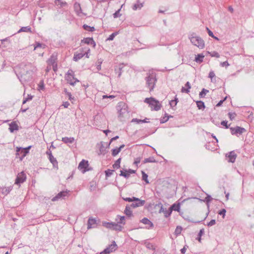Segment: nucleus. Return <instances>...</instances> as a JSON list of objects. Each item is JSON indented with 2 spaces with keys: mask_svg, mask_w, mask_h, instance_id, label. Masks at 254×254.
<instances>
[{
  "mask_svg": "<svg viewBox=\"0 0 254 254\" xmlns=\"http://www.w3.org/2000/svg\"><path fill=\"white\" fill-rule=\"evenodd\" d=\"M123 68V66L122 64L121 65V67H119V72H118V77H120L122 74V69Z\"/></svg>",
  "mask_w": 254,
  "mask_h": 254,
  "instance_id": "nucleus-62",
  "label": "nucleus"
},
{
  "mask_svg": "<svg viewBox=\"0 0 254 254\" xmlns=\"http://www.w3.org/2000/svg\"><path fill=\"white\" fill-rule=\"evenodd\" d=\"M96 224V220L92 218H89L87 223V229H89L92 227V225Z\"/></svg>",
  "mask_w": 254,
  "mask_h": 254,
  "instance_id": "nucleus-17",
  "label": "nucleus"
},
{
  "mask_svg": "<svg viewBox=\"0 0 254 254\" xmlns=\"http://www.w3.org/2000/svg\"><path fill=\"white\" fill-rule=\"evenodd\" d=\"M120 152V148H116L113 149L112 150V155L113 156H115L117 154H118Z\"/></svg>",
  "mask_w": 254,
  "mask_h": 254,
  "instance_id": "nucleus-44",
  "label": "nucleus"
},
{
  "mask_svg": "<svg viewBox=\"0 0 254 254\" xmlns=\"http://www.w3.org/2000/svg\"><path fill=\"white\" fill-rule=\"evenodd\" d=\"M120 9H119V10H118L117 11H116L114 14H113V16H114V18H118L120 16L121 14H120Z\"/></svg>",
  "mask_w": 254,
  "mask_h": 254,
  "instance_id": "nucleus-55",
  "label": "nucleus"
},
{
  "mask_svg": "<svg viewBox=\"0 0 254 254\" xmlns=\"http://www.w3.org/2000/svg\"><path fill=\"white\" fill-rule=\"evenodd\" d=\"M173 117L172 116H169L167 113L165 114V116L163 117L161 120L160 123H166L168 121L170 118Z\"/></svg>",
  "mask_w": 254,
  "mask_h": 254,
  "instance_id": "nucleus-36",
  "label": "nucleus"
},
{
  "mask_svg": "<svg viewBox=\"0 0 254 254\" xmlns=\"http://www.w3.org/2000/svg\"><path fill=\"white\" fill-rule=\"evenodd\" d=\"M74 9L77 15L79 16L80 14L85 15V14L82 13V9L80 6V4L78 2H75L73 5Z\"/></svg>",
  "mask_w": 254,
  "mask_h": 254,
  "instance_id": "nucleus-13",
  "label": "nucleus"
},
{
  "mask_svg": "<svg viewBox=\"0 0 254 254\" xmlns=\"http://www.w3.org/2000/svg\"><path fill=\"white\" fill-rule=\"evenodd\" d=\"M49 61L52 65H54L55 64H56V58L54 55H52L51 56Z\"/></svg>",
  "mask_w": 254,
  "mask_h": 254,
  "instance_id": "nucleus-45",
  "label": "nucleus"
},
{
  "mask_svg": "<svg viewBox=\"0 0 254 254\" xmlns=\"http://www.w3.org/2000/svg\"><path fill=\"white\" fill-rule=\"evenodd\" d=\"M33 98V96L31 95H28V96L27 98H25L22 102V104H25L27 101L31 100Z\"/></svg>",
  "mask_w": 254,
  "mask_h": 254,
  "instance_id": "nucleus-47",
  "label": "nucleus"
},
{
  "mask_svg": "<svg viewBox=\"0 0 254 254\" xmlns=\"http://www.w3.org/2000/svg\"><path fill=\"white\" fill-rule=\"evenodd\" d=\"M49 159L50 162L53 164L54 167L58 168V161L53 155L50 154V156L49 157Z\"/></svg>",
  "mask_w": 254,
  "mask_h": 254,
  "instance_id": "nucleus-18",
  "label": "nucleus"
},
{
  "mask_svg": "<svg viewBox=\"0 0 254 254\" xmlns=\"http://www.w3.org/2000/svg\"><path fill=\"white\" fill-rule=\"evenodd\" d=\"M147 118H145L144 120H140L136 118H134L132 120L131 122H135L137 124L148 123L149 122L147 121Z\"/></svg>",
  "mask_w": 254,
  "mask_h": 254,
  "instance_id": "nucleus-26",
  "label": "nucleus"
},
{
  "mask_svg": "<svg viewBox=\"0 0 254 254\" xmlns=\"http://www.w3.org/2000/svg\"><path fill=\"white\" fill-rule=\"evenodd\" d=\"M123 199L127 202H132L133 201V197H123Z\"/></svg>",
  "mask_w": 254,
  "mask_h": 254,
  "instance_id": "nucleus-57",
  "label": "nucleus"
},
{
  "mask_svg": "<svg viewBox=\"0 0 254 254\" xmlns=\"http://www.w3.org/2000/svg\"><path fill=\"white\" fill-rule=\"evenodd\" d=\"M209 91L207 89H205L204 88H203L201 92H200L199 94V96L200 98L203 97L207 93H208Z\"/></svg>",
  "mask_w": 254,
  "mask_h": 254,
  "instance_id": "nucleus-40",
  "label": "nucleus"
},
{
  "mask_svg": "<svg viewBox=\"0 0 254 254\" xmlns=\"http://www.w3.org/2000/svg\"><path fill=\"white\" fill-rule=\"evenodd\" d=\"M146 86L149 88V91L153 90L155 83L157 81L156 74L154 73H148L145 77Z\"/></svg>",
  "mask_w": 254,
  "mask_h": 254,
  "instance_id": "nucleus-2",
  "label": "nucleus"
},
{
  "mask_svg": "<svg viewBox=\"0 0 254 254\" xmlns=\"http://www.w3.org/2000/svg\"><path fill=\"white\" fill-rule=\"evenodd\" d=\"M117 35V33H113L112 34H111L109 37L108 38L107 40H109V41H112L113 40L115 36Z\"/></svg>",
  "mask_w": 254,
  "mask_h": 254,
  "instance_id": "nucleus-54",
  "label": "nucleus"
},
{
  "mask_svg": "<svg viewBox=\"0 0 254 254\" xmlns=\"http://www.w3.org/2000/svg\"><path fill=\"white\" fill-rule=\"evenodd\" d=\"M133 201L132 203L129 205L132 208H136L139 206H142L145 204V200H140L138 198L133 197Z\"/></svg>",
  "mask_w": 254,
  "mask_h": 254,
  "instance_id": "nucleus-7",
  "label": "nucleus"
},
{
  "mask_svg": "<svg viewBox=\"0 0 254 254\" xmlns=\"http://www.w3.org/2000/svg\"><path fill=\"white\" fill-rule=\"evenodd\" d=\"M65 79L71 85L74 86L79 80L74 77V72L72 70L69 69L65 75Z\"/></svg>",
  "mask_w": 254,
  "mask_h": 254,
  "instance_id": "nucleus-4",
  "label": "nucleus"
},
{
  "mask_svg": "<svg viewBox=\"0 0 254 254\" xmlns=\"http://www.w3.org/2000/svg\"><path fill=\"white\" fill-rule=\"evenodd\" d=\"M32 147V146H29L26 148H23V154H22L21 157H19L20 160H22L23 158L26 156V155L29 153L30 149Z\"/></svg>",
  "mask_w": 254,
  "mask_h": 254,
  "instance_id": "nucleus-19",
  "label": "nucleus"
},
{
  "mask_svg": "<svg viewBox=\"0 0 254 254\" xmlns=\"http://www.w3.org/2000/svg\"><path fill=\"white\" fill-rule=\"evenodd\" d=\"M144 102L146 103H148L151 108L155 111H158L161 109V104L158 101L156 100L152 97L146 98L145 99Z\"/></svg>",
  "mask_w": 254,
  "mask_h": 254,
  "instance_id": "nucleus-3",
  "label": "nucleus"
},
{
  "mask_svg": "<svg viewBox=\"0 0 254 254\" xmlns=\"http://www.w3.org/2000/svg\"><path fill=\"white\" fill-rule=\"evenodd\" d=\"M68 192L67 191H61L59 193H58L56 196L52 198V200L55 201L58 200L60 198H64L65 196H66L67 195Z\"/></svg>",
  "mask_w": 254,
  "mask_h": 254,
  "instance_id": "nucleus-10",
  "label": "nucleus"
},
{
  "mask_svg": "<svg viewBox=\"0 0 254 254\" xmlns=\"http://www.w3.org/2000/svg\"><path fill=\"white\" fill-rule=\"evenodd\" d=\"M16 155L17 157L18 155L20 156V157L22 156V154H23V148L21 147H17L16 149Z\"/></svg>",
  "mask_w": 254,
  "mask_h": 254,
  "instance_id": "nucleus-35",
  "label": "nucleus"
},
{
  "mask_svg": "<svg viewBox=\"0 0 254 254\" xmlns=\"http://www.w3.org/2000/svg\"><path fill=\"white\" fill-rule=\"evenodd\" d=\"M62 141L65 143H72L74 141V138L71 137H64L62 138Z\"/></svg>",
  "mask_w": 254,
  "mask_h": 254,
  "instance_id": "nucleus-24",
  "label": "nucleus"
},
{
  "mask_svg": "<svg viewBox=\"0 0 254 254\" xmlns=\"http://www.w3.org/2000/svg\"><path fill=\"white\" fill-rule=\"evenodd\" d=\"M131 206L129 204H127L126 206L124 213L127 216H131L132 215V211L131 210Z\"/></svg>",
  "mask_w": 254,
  "mask_h": 254,
  "instance_id": "nucleus-22",
  "label": "nucleus"
},
{
  "mask_svg": "<svg viewBox=\"0 0 254 254\" xmlns=\"http://www.w3.org/2000/svg\"><path fill=\"white\" fill-rule=\"evenodd\" d=\"M117 248V245L115 241H113L112 244L109 246L108 247L106 248L103 252L105 254H109L110 253L115 251Z\"/></svg>",
  "mask_w": 254,
  "mask_h": 254,
  "instance_id": "nucleus-9",
  "label": "nucleus"
},
{
  "mask_svg": "<svg viewBox=\"0 0 254 254\" xmlns=\"http://www.w3.org/2000/svg\"><path fill=\"white\" fill-rule=\"evenodd\" d=\"M178 102V99L176 97L175 98L174 100H171L170 102V105L171 107H173V103H174V106H176Z\"/></svg>",
  "mask_w": 254,
  "mask_h": 254,
  "instance_id": "nucleus-51",
  "label": "nucleus"
},
{
  "mask_svg": "<svg viewBox=\"0 0 254 254\" xmlns=\"http://www.w3.org/2000/svg\"><path fill=\"white\" fill-rule=\"evenodd\" d=\"M121 161V158H120L117 159L115 163L113 165V167L114 169H119L120 168V163Z\"/></svg>",
  "mask_w": 254,
  "mask_h": 254,
  "instance_id": "nucleus-31",
  "label": "nucleus"
},
{
  "mask_svg": "<svg viewBox=\"0 0 254 254\" xmlns=\"http://www.w3.org/2000/svg\"><path fill=\"white\" fill-rule=\"evenodd\" d=\"M125 219V217L124 216H120V220L118 223H120V224H123L124 225L125 224V222H124Z\"/></svg>",
  "mask_w": 254,
  "mask_h": 254,
  "instance_id": "nucleus-58",
  "label": "nucleus"
},
{
  "mask_svg": "<svg viewBox=\"0 0 254 254\" xmlns=\"http://www.w3.org/2000/svg\"><path fill=\"white\" fill-rule=\"evenodd\" d=\"M216 224L215 220L212 219L209 223H207V226L208 227H211L212 226Z\"/></svg>",
  "mask_w": 254,
  "mask_h": 254,
  "instance_id": "nucleus-56",
  "label": "nucleus"
},
{
  "mask_svg": "<svg viewBox=\"0 0 254 254\" xmlns=\"http://www.w3.org/2000/svg\"><path fill=\"white\" fill-rule=\"evenodd\" d=\"M227 97H226L223 100H220L216 105V107L221 106L223 103V102L226 99Z\"/></svg>",
  "mask_w": 254,
  "mask_h": 254,
  "instance_id": "nucleus-61",
  "label": "nucleus"
},
{
  "mask_svg": "<svg viewBox=\"0 0 254 254\" xmlns=\"http://www.w3.org/2000/svg\"><path fill=\"white\" fill-rule=\"evenodd\" d=\"M141 158L140 157L136 158L134 162V164L137 165L140 162Z\"/></svg>",
  "mask_w": 254,
  "mask_h": 254,
  "instance_id": "nucleus-63",
  "label": "nucleus"
},
{
  "mask_svg": "<svg viewBox=\"0 0 254 254\" xmlns=\"http://www.w3.org/2000/svg\"><path fill=\"white\" fill-rule=\"evenodd\" d=\"M197 107L199 109H202L205 108L204 103L202 101H197L196 102Z\"/></svg>",
  "mask_w": 254,
  "mask_h": 254,
  "instance_id": "nucleus-34",
  "label": "nucleus"
},
{
  "mask_svg": "<svg viewBox=\"0 0 254 254\" xmlns=\"http://www.w3.org/2000/svg\"><path fill=\"white\" fill-rule=\"evenodd\" d=\"M26 176L23 171L18 173L15 179V184L20 185L26 181Z\"/></svg>",
  "mask_w": 254,
  "mask_h": 254,
  "instance_id": "nucleus-8",
  "label": "nucleus"
},
{
  "mask_svg": "<svg viewBox=\"0 0 254 254\" xmlns=\"http://www.w3.org/2000/svg\"><path fill=\"white\" fill-rule=\"evenodd\" d=\"M32 147V146H29L26 148H23V154H22L21 157H19L20 160H22L23 158L26 156V155L29 153L30 149Z\"/></svg>",
  "mask_w": 254,
  "mask_h": 254,
  "instance_id": "nucleus-20",
  "label": "nucleus"
},
{
  "mask_svg": "<svg viewBox=\"0 0 254 254\" xmlns=\"http://www.w3.org/2000/svg\"><path fill=\"white\" fill-rule=\"evenodd\" d=\"M156 162V161L153 157H150L149 158H145L143 160V162L144 164H145V163H153V162Z\"/></svg>",
  "mask_w": 254,
  "mask_h": 254,
  "instance_id": "nucleus-32",
  "label": "nucleus"
},
{
  "mask_svg": "<svg viewBox=\"0 0 254 254\" xmlns=\"http://www.w3.org/2000/svg\"><path fill=\"white\" fill-rule=\"evenodd\" d=\"M226 156L228 157L229 162L234 163L237 157V154L234 151H232L229 153L228 156L227 154H226Z\"/></svg>",
  "mask_w": 254,
  "mask_h": 254,
  "instance_id": "nucleus-14",
  "label": "nucleus"
},
{
  "mask_svg": "<svg viewBox=\"0 0 254 254\" xmlns=\"http://www.w3.org/2000/svg\"><path fill=\"white\" fill-rule=\"evenodd\" d=\"M221 124L223 126H224L226 128H229V126L227 125V121H223L222 122H221Z\"/></svg>",
  "mask_w": 254,
  "mask_h": 254,
  "instance_id": "nucleus-59",
  "label": "nucleus"
},
{
  "mask_svg": "<svg viewBox=\"0 0 254 254\" xmlns=\"http://www.w3.org/2000/svg\"><path fill=\"white\" fill-rule=\"evenodd\" d=\"M83 28H84V30L88 31L93 32L95 31V28L94 27H91L86 24H84L83 25Z\"/></svg>",
  "mask_w": 254,
  "mask_h": 254,
  "instance_id": "nucleus-37",
  "label": "nucleus"
},
{
  "mask_svg": "<svg viewBox=\"0 0 254 254\" xmlns=\"http://www.w3.org/2000/svg\"><path fill=\"white\" fill-rule=\"evenodd\" d=\"M120 176L124 177L125 178H128L129 177V174L126 171L124 172L123 170H121Z\"/></svg>",
  "mask_w": 254,
  "mask_h": 254,
  "instance_id": "nucleus-43",
  "label": "nucleus"
},
{
  "mask_svg": "<svg viewBox=\"0 0 254 254\" xmlns=\"http://www.w3.org/2000/svg\"><path fill=\"white\" fill-rule=\"evenodd\" d=\"M226 212V210L225 209H222L219 211L218 214L220 215H222V217L224 218L225 217Z\"/></svg>",
  "mask_w": 254,
  "mask_h": 254,
  "instance_id": "nucleus-53",
  "label": "nucleus"
},
{
  "mask_svg": "<svg viewBox=\"0 0 254 254\" xmlns=\"http://www.w3.org/2000/svg\"><path fill=\"white\" fill-rule=\"evenodd\" d=\"M88 161L82 160L79 164L78 165V169L81 170L84 169L83 172L84 173L86 171V168L88 166Z\"/></svg>",
  "mask_w": 254,
  "mask_h": 254,
  "instance_id": "nucleus-11",
  "label": "nucleus"
},
{
  "mask_svg": "<svg viewBox=\"0 0 254 254\" xmlns=\"http://www.w3.org/2000/svg\"><path fill=\"white\" fill-rule=\"evenodd\" d=\"M114 171L113 170L108 169L105 171V175L106 177L111 176Z\"/></svg>",
  "mask_w": 254,
  "mask_h": 254,
  "instance_id": "nucleus-46",
  "label": "nucleus"
},
{
  "mask_svg": "<svg viewBox=\"0 0 254 254\" xmlns=\"http://www.w3.org/2000/svg\"><path fill=\"white\" fill-rule=\"evenodd\" d=\"M84 55L82 53H79V54H76V55H74V57H73V60L74 61H78L79 60L81 59L83 57Z\"/></svg>",
  "mask_w": 254,
  "mask_h": 254,
  "instance_id": "nucleus-39",
  "label": "nucleus"
},
{
  "mask_svg": "<svg viewBox=\"0 0 254 254\" xmlns=\"http://www.w3.org/2000/svg\"><path fill=\"white\" fill-rule=\"evenodd\" d=\"M209 54L212 57L219 58L220 57L219 53L215 51H213L210 53L209 52Z\"/></svg>",
  "mask_w": 254,
  "mask_h": 254,
  "instance_id": "nucleus-48",
  "label": "nucleus"
},
{
  "mask_svg": "<svg viewBox=\"0 0 254 254\" xmlns=\"http://www.w3.org/2000/svg\"><path fill=\"white\" fill-rule=\"evenodd\" d=\"M182 230V228L181 226H177L175 230V234L176 235H178L181 234Z\"/></svg>",
  "mask_w": 254,
  "mask_h": 254,
  "instance_id": "nucleus-52",
  "label": "nucleus"
},
{
  "mask_svg": "<svg viewBox=\"0 0 254 254\" xmlns=\"http://www.w3.org/2000/svg\"><path fill=\"white\" fill-rule=\"evenodd\" d=\"M230 130L232 134L236 135L237 136H238V135H241L247 131L245 128L238 126H237L235 127H231Z\"/></svg>",
  "mask_w": 254,
  "mask_h": 254,
  "instance_id": "nucleus-6",
  "label": "nucleus"
},
{
  "mask_svg": "<svg viewBox=\"0 0 254 254\" xmlns=\"http://www.w3.org/2000/svg\"><path fill=\"white\" fill-rule=\"evenodd\" d=\"M81 42L87 45H93V47H95L96 46V43L92 38H84L81 40Z\"/></svg>",
  "mask_w": 254,
  "mask_h": 254,
  "instance_id": "nucleus-12",
  "label": "nucleus"
},
{
  "mask_svg": "<svg viewBox=\"0 0 254 254\" xmlns=\"http://www.w3.org/2000/svg\"><path fill=\"white\" fill-rule=\"evenodd\" d=\"M22 32H31V28L29 26L22 27L18 31L17 33H20Z\"/></svg>",
  "mask_w": 254,
  "mask_h": 254,
  "instance_id": "nucleus-25",
  "label": "nucleus"
},
{
  "mask_svg": "<svg viewBox=\"0 0 254 254\" xmlns=\"http://www.w3.org/2000/svg\"><path fill=\"white\" fill-rule=\"evenodd\" d=\"M228 116H229V117L230 120L233 121V120H234V119L236 117L237 115L235 113L229 112L228 113Z\"/></svg>",
  "mask_w": 254,
  "mask_h": 254,
  "instance_id": "nucleus-49",
  "label": "nucleus"
},
{
  "mask_svg": "<svg viewBox=\"0 0 254 254\" xmlns=\"http://www.w3.org/2000/svg\"><path fill=\"white\" fill-rule=\"evenodd\" d=\"M189 39L191 43L194 46L200 49H203L204 47V42L201 38L196 36L195 33H192L189 36Z\"/></svg>",
  "mask_w": 254,
  "mask_h": 254,
  "instance_id": "nucleus-1",
  "label": "nucleus"
},
{
  "mask_svg": "<svg viewBox=\"0 0 254 254\" xmlns=\"http://www.w3.org/2000/svg\"><path fill=\"white\" fill-rule=\"evenodd\" d=\"M122 228L123 227L120 225H119L118 223H114L113 230L121 231Z\"/></svg>",
  "mask_w": 254,
  "mask_h": 254,
  "instance_id": "nucleus-42",
  "label": "nucleus"
},
{
  "mask_svg": "<svg viewBox=\"0 0 254 254\" xmlns=\"http://www.w3.org/2000/svg\"><path fill=\"white\" fill-rule=\"evenodd\" d=\"M212 198L211 196L208 194L207 195V196L205 198V201H206L207 206H209V203L211 201Z\"/></svg>",
  "mask_w": 254,
  "mask_h": 254,
  "instance_id": "nucleus-50",
  "label": "nucleus"
},
{
  "mask_svg": "<svg viewBox=\"0 0 254 254\" xmlns=\"http://www.w3.org/2000/svg\"><path fill=\"white\" fill-rule=\"evenodd\" d=\"M162 212L164 213V216L166 218L169 217L172 213L171 210L170 209L169 210H167L166 209H164L162 206L159 210L160 213Z\"/></svg>",
  "mask_w": 254,
  "mask_h": 254,
  "instance_id": "nucleus-21",
  "label": "nucleus"
},
{
  "mask_svg": "<svg viewBox=\"0 0 254 254\" xmlns=\"http://www.w3.org/2000/svg\"><path fill=\"white\" fill-rule=\"evenodd\" d=\"M182 92L188 93L190 90L188 89H186L185 87H183L181 89Z\"/></svg>",
  "mask_w": 254,
  "mask_h": 254,
  "instance_id": "nucleus-64",
  "label": "nucleus"
},
{
  "mask_svg": "<svg viewBox=\"0 0 254 254\" xmlns=\"http://www.w3.org/2000/svg\"><path fill=\"white\" fill-rule=\"evenodd\" d=\"M204 57L203 54H198L195 58V61L197 63H200L202 62Z\"/></svg>",
  "mask_w": 254,
  "mask_h": 254,
  "instance_id": "nucleus-29",
  "label": "nucleus"
},
{
  "mask_svg": "<svg viewBox=\"0 0 254 254\" xmlns=\"http://www.w3.org/2000/svg\"><path fill=\"white\" fill-rule=\"evenodd\" d=\"M109 146H108V145H107V147H105L103 145V143H102L100 147V149H99V151H100V154H105L107 152V148L109 147Z\"/></svg>",
  "mask_w": 254,
  "mask_h": 254,
  "instance_id": "nucleus-27",
  "label": "nucleus"
},
{
  "mask_svg": "<svg viewBox=\"0 0 254 254\" xmlns=\"http://www.w3.org/2000/svg\"><path fill=\"white\" fill-rule=\"evenodd\" d=\"M142 173V180L144 181L146 184H149V181L148 180V175L144 171H141Z\"/></svg>",
  "mask_w": 254,
  "mask_h": 254,
  "instance_id": "nucleus-38",
  "label": "nucleus"
},
{
  "mask_svg": "<svg viewBox=\"0 0 254 254\" xmlns=\"http://www.w3.org/2000/svg\"><path fill=\"white\" fill-rule=\"evenodd\" d=\"M204 229H200L198 234L197 237L196 238V239L199 242H200L201 241V237L202 235L204 234Z\"/></svg>",
  "mask_w": 254,
  "mask_h": 254,
  "instance_id": "nucleus-41",
  "label": "nucleus"
},
{
  "mask_svg": "<svg viewBox=\"0 0 254 254\" xmlns=\"http://www.w3.org/2000/svg\"><path fill=\"white\" fill-rule=\"evenodd\" d=\"M9 129L11 132H13L19 129L18 125L15 122H12L9 124Z\"/></svg>",
  "mask_w": 254,
  "mask_h": 254,
  "instance_id": "nucleus-15",
  "label": "nucleus"
},
{
  "mask_svg": "<svg viewBox=\"0 0 254 254\" xmlns=\"http://www.w3.org/2000/svg\"><path fill=\"white\" fill-rule=\"evenodd\" d=\"M215 74L214 72L213 71H211L209 72V75H208V77L209 78H210L211 79L214 77H215Z\"/></svg>",
  "mask_w": 254,
  "mask_h": 254,
  "instance_id": "nucleus-60",
  "label": "nucleus"
},
{
  "mask_svg": "<svg viewBox=\"0 0 254 254\" xmlns=\"http://www.w3.org/2000/svg\"><path fill=\"white\" fill-rule=\"evenodd\" d=\"M103 225L107 228L113 229L114 222H105L103 223Z\"/></svg>",
  "mask_w": 254,
  "mask_h": 254,
  "instance_id": "nucleus-33",
  "label": "nucleus"
},
{
  "mask_svg": "<svg viewBox=\"0 0 254 254\" xmlns=\"http://www.w3.org/2000/svg\"><path fill=\"white\" fill-rule=\"evenodd\" d=\"M143 6V3L139 2L138 0L136 3H135L133 6V9L135 10L137 9H140Z\"/></svg>",
  "mask_w": 254,
  "mask_h": 254,
  "instance_id": "nucleus-30",
  "label": "nucleus"
},
{
  "mask_svg": "<svg viewBox=\"0 0 254 254\" xmlns=\"http://www.w3.org/2000/svg\"><path fill=\"white\" fill-rule=\"evenodd\" d=\"M55 3L57 5H60V7H63L67 5V3L65 1H63L62 0H55Z\"/></svg>",
  "mask_w": 254,
  "mask_h": 254,
  "instance_id": "nucleus-28",
  "label": "nucleus"
},
{
  "mask_svg": "<svg viewBox=\"0 0 254 254\" xmlns=\"http://www.w3.org/2000/svg\"><path fill=\"white\" fill-rule=\"evenodd\" d=\"M117 109L118 111L119 117L120 118L124 117V116L128 113L127 106L123 102L119 103Z\"/></svg>",
  "mask_w": 254,
  "mask_h": 254,
  "instance_id": "nucleus-5",
  "label": "nucleus"
},
{
  "mask_svg": "<svg viewBox=\"0 0 254 254\" xmlns=\"http://www.w3.org/2000/svg\"><path fill=\"white\" fill-rule=\"evenodd\" d=\"M140 222L144 224L147 225L148 226L146 227L148 229L150 228H153V224L152 222H151L148 218H143L141 220H140Z\"/></svg>",
  "mask_w": 254,
  "mask_h": 254,
  "instance_id": "nucleus-16",
  "label": "nucleus"
},
{
  "mask_svg": "<svg viewBox=\"0 0 254 254\" xmlns=\"http://www.w3.org/2000/svg\"><path fill=\"white\" fill-rule=\"evenodd\" d=\"M180 203H174L170 208V209L171 210V211L175 210L178 212L180 211Z\"/></svg>",
  "mask_w": 254,
  "mask_h": 254,
  "instance_id": "nucleus-23",
  "label": "nucleus"
}]
</instances>
